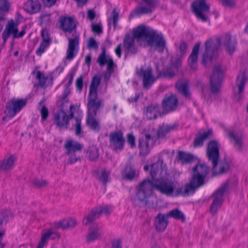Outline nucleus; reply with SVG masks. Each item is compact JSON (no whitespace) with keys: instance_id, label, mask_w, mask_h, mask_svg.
Masks as SVG:
<instances>
[{"instance_id":"41","label":"nucleus","mask_w":248,"mask_h":248,"mask_svg":"<svg viewBox=\"0 0 248 248\" xmlns=\"http://www.w3.org/2000/svg\"><path fill=\"white\" fill-rule=\"evenodd\" d=\"M122 175L124 179L131 181L136 176L135 170L131 166H126L125 170L122 172Z\"/></svg>"},{"instance_id":"55","label":"nucleus","mask_w":248,"mask_h":248,"mask_svg":"<svg viewBox=\"0 0 248 248\" xmlns=\"http://www.w3.org/2000/svg\"><path fill=\"white\" fill-rule=\"evenodd\" d=\"M40 113L41 119L43 121H45L48 116V110L45 106H43L40 109Z\"/></svg>"},{"instance_id":"21","label":"nucleus","mask_w":248,"mask_h":248,"mask_svg":"<svg viewBox=\"0 0 248 248\" xmlns=\"http://www.w3.org/2000/svg\"><path fill=\"white\" fill-rule=\"evenodd\" d=\"M201 43H197L192 48V52L188 58L187 63L191 69L196 70L198 68V53Z\"/></svg>"},{"instance_id":"30","label":"nucleus","mask_w":248,"mask_h":248,"mask_svg":"<svg viewBox=\"0 0 248 248\" xmlns=\"http://www.w3.org/2000/svg\"><path fill=\"white\" fill-rule=\"evenodd\" d=\"M63 147L66 150V153L71 154L80 151L82 146L77 141L69 140L65 142Z\"/></svg>"},{"instance_id":"24","label":"nucleus","mask_w":248,"mask_h":248,"mask_svg":"<svg viewBox=\"0 0 248 248\" xmlns=\"http://www.w3.org/2000/svg\"><path fill=\"white\" fill-rule=\"evenodd\" d=\"M177 105L178 99L173 94L166 96L162 101L163 108L167 112L175 110Z\"/></svg>"},{"instance_id":"56","label":"nucleus","mask_w":248,"mask_h":248,"mask_svg":"<svg viewBox=\"0 0 248 248\" xmlns=\"http://www.w3.org/2000/svg\"><path fill=\"white\" fill-rule=\"evenodd\" d=\"M148 7L151 8L152 10L155 9L157 4V0H141Z\"/></svg>"},{"instance_id":"3","label":"nucleus","mask_w":248,"mask_h":248,"mask_svg":"<svg viewBox=\"0 0 248 248\" xmlns=\"http://www.w3.org/2000/svg\"><path fill=\"white\" fill-rule=\"evenodd\" d=\"M28 99L13 98L6 104V109L4 111L5 116L2 117V120L8 121L14 117L27 104Z\"/></svg>"},{"instance_id":"8","label":"nucleus","mask_w":248,"mask_h":248,"mask_svg":"<svg viewBox=\"0 0 248 248\" xmlns=\"http://www.w3.org/2000/svg\"><path fill=\"white\" fill-rule=\"evenodd\" d=\"M137 74L142 80L143 88L147 90L151 87L157 79L153 75L151 67L144 68L141 67L137 69Z\"/></svg>"},{"instance_id":"39","label":"nucleus","mask_w":248,"mask_h":248,"mask_svg":"<svg viewBox=\"0 0 248 248\" xmlns=\"http://www.w3.org/2000/svg\"><path fill=\"white\" fill-rule=\"evenodd\" d=\"M176 87L179 93L183 95L186 98H190V93L187 88V83L186 81H180L176 84Z\"/></svg>"},{"instance_id":"5","label":"nucleus","mask_w":248,"mask_h":248,"mask_svg":"<svg viewBox=\"0 0 248 248\" xmlns=\"http://www.w3.org/2000/svg\"><path fill=\"white\" fill-rule=\"evenodd\" d=\"M192 170L191 184L199 188L204 184L205 178L209 171L208 168L204 164L199 163L193 168Z\"/></svg>"},{"instance_id":"61","label":"nucleus","mask_w":248,"mask_h":248,"mask_svg":"<svg viewBox=\"0 0 248 248\" xmlns=\"http://www.w3.org/2000/svg\"><path fill=\"white\" fill-rule=\"evenodd\" d=\"M127 142L130 145L131 148H134L136 146L135 138L134 135L132 134H128L127 135Z\"/></svg>"},{"instance_id":"9","label":"nucleus","mask_w":248,"mask_h":248,"mask_svg":"<svg viewBox=\"0 0 248 248\" xmlns=\"http://www.w3.org/2000/svg\"><path fill=\"white\" fill-rule=\"evenodd\" d=\"M248 81L247 75L244 72L240 73L237 77L235 85L233 87V98L239 101L242 98L244 88Z\"/></svg>"},{"instance_id":"60","label":"nucleus","mask_w":248,"mask_h":248,"mask_svg":"<svg viewBox=\"0 0 248 248\" xmlns=\"http://www.w3.org/2000/svg\"><path fill=\"white\" fill-rule=\"evenodd\" d=\"M221 4L225 7H233L235 5V1L234 0H220Z\"/></svg>"},{"instance_id":"37","label":"nucleus","mask_w":248,"mask_h":248,"mask_svg":"<svg viewBox=\"0 0 248 248\" xmlns=\"http://www.w3.org/2000/svg\"><path fill=\"white\" fill-rule=\"evenodd\" d=\"M159 108L157 106L151 105L147 107L144 110V114L148 120L155 119L159 112Z\"/></svg>"},{"instance_id":"17","label":"nucleus","mask_w":248,"mask_h":248,"mask_svg":"<svg viewBox=\"0 0 248 248\" xmlns=\"http://www.w3.org/2000/svg\"><path fill=\"white\" fill-rule=\"evenodd\" d=\"M54 124L60 129L67 128L69 125V115L63 110H60L53 115Z\"/></svg>"},{"instance_id":"25","label":"nucleus","mask_w":248,"mask_h":248,"mask_svg":"<svg viewBox=\"0 0 248 248\" xmlns=\"http://www.w3.org/2000/svg\"><path fill=\"white\" fill-rule=\"evenodd\" d=\"M218 44L224 46L226 51L230 53H232L235 50L236 45V41L235 38H232L230 34H225L217 41Z\"/></svg>"},{"instance_id":"34","label":"nucleus","mask_w":248,"mask_h":248,"mask_svg":"<svg viewBox=\"0 0 248 248\" xmlns=\"http://www.w3.org/2000/svg\"><path fill=\"white\" fill-rule=\"evenodd\" d=\"M102 234V232L100 228L95 227L94 228H90L86 237V240L88 242H93L100 238Z\"/></svg>"},{"instance_id":"7","label":"nucleus","mask_w":248,"mask_h":248,"mask_svg":"<svg viewBox=\"0 0 248 248\" xmlns=\"http://www.w3.org/2000/svg\"><path fill=\"white\" fill-rule=\"evenodd\" d=\"M217 49L216 45L213 44V40L209 39L205 42V50L202 54V63L205 66H210L213 59L216 57Z\"/></svg>"},{"instance_id":"16","label":"nucleus","mask_w":248,"mask_h":248,"mask_svg":"<svg viewBox=\"0 0 248 248\" xmlns=\"http://www.w3.org/2000/svg\"><path fill=\"white\" fill-rule=\"evenodd\" d=\"M154 31L149 27L140 26L133 30L132 34L138 41L146 40L148 42Z\"/></svg>"},{"instance_id":"6","label":"nucleus","mask_w":248,"mask_h":248,"mask_svg":"<svg viewBox=\"0 0 248 248\" xmlns=\"http://www.w3.org/2000/svg\"><path fill=\"white\" fill-rule=\"evenodd\" d=\"M109 148L116 153L120 152L124 148L125 139L121 131H113L109 135Z\"/></svg>"},{"instance_id":"28","label":"nucleus","mask_w":248,"mask_h":248,"mask_svg":"<svg viewBox=\"0 0 248 248\" xmlns=\"http://www.w3.org/2000/svg\"><path fill=\"white\" fill-rule=\"evenodd\" d=\"M167 214L158 213L155 219V225L157 231H163L166 228L168 223Z\"/></svg>"},{"instance_id":"15","label":"nucleus","mask_w":248,"mask_h":248,"mask_svg":"<svg viewBox=\"0 0 248 248\" xmlns=\"http://www.w3.org/2000/svg\"><path fill=\"white\" fill-rule=\"evenodd\" d=\"M111 207L109 205H105L100 207L99 209H93L91 212L85 216L83 219V224L88 225L99 217L101 214H108L111 212Z\"/></svg>"},{"instance_id":"26","label":"nucleus","mask_w":248,"mask_h":248,"mask_svg":"<svg viewBox=\"0 0 248 248\" xmlns=\"http://www.w3.org/2000/svg\"><path fill=\"white\" fill-rule=\"evenodd\" d=\"M41 8V4L38 0H27L23 6L24 10L30 15L37 14Z\"/></svg>"},{"instance_id":"54","label":"nucleus","mask_w":248,"mask_h":248,"mask_svg":"<svg viewBox=\"0 0 248 248\" xmlns=\"http://www.w3.org/2000/svg\"><path fill=\"white\" fill-rule=\"evenodd\" d=\"M9 7L10 4L7 0H0V11L7 12Z\"/></svg>"},{"instance_id":"19","label":"nucleus","mask_w":248,"mask_h":248,"mask_svg":"<svg viewBox=\"0 0 248 248\" xmlns=\"http://www.w3.org/2000/svg\"><path fill=\"white\" fill-rule=\"evenodd\" d=\"M180 64L181 62L180 61L176 60L174 62L171 59L166 69H164L162 71L158 72V77H173L175 73L178 71V67Z\"/></svg>"},{"instance_id":"50","label":"nucleus","mask_w":248,"mask_h":248,"mask_svg":"<svg viewBox=\"0 0 248 248\" xmlns=\"http://www.w3.org/2000/svg\"><path fill=\"white\" fill-rule=\"evenodd\" d=\"M68 156V163L73 164L77 161H80V158L79 156L77 155L76 153H66Z\"/></svg>"},{"instance_id":"38","label":"nucleus","mask_w":248,"mask_h":248,"mask_svg":"<svg viewBox=\"0 0 248 248\" xmlns=\"http://www.w3.org/2000/svg\"><path fill=\"white\" fill-rule=\"evenodd\" d=\"M16 158L11 155L9 158L4 159L0 163V168L3 170H11L14 166V163Z\"/></svg>"},{"instance_id":"4","label":"nucleus","mask_w":248,"mask_h":248,"mask_svg":"<svg viewBox=\"0 0 248 248\" xmlns=\"http://www.w3.org/2000/svg\"><path fill=\"white\" fill-rule=\"evenodd\" d=\"M229 188L228 181L222 184L213 194V200L210 206V212L215 214L221 207L223 200L224 194L227 192Z\"/></svg>"},{"instance_id":"13","label":"nucleus","mask_w":248,"mask_h":248,"mask_svg":"<svg viewBox=\"0 0 248 248\" xmlns=\"http://www.w3.org/2000/svg\"><path fill=\"white\" fill-rule=\"evenodd\" d=\"M148 44L158 52L162 53L166 46V40L161 33L154 31L148 41Z\"/></svg>"},{"instance_id":"44","label":"nucleus","mask_w":248,"mask_h":248,"mask_svg":"<svg viewBox=\"0 0 248 248\" xmlns=\"http://www.w3.org/2000/svg\"><path fill=\"white\" fill-rule=\"evenodd\" d=\"M178 158L182 164H187L193 160V156L190 154L182 151H179L178 153Z\"/></svg>"},{"instance_id":"20","label":"nucleus","mask_w":248,"mask_h":248,"mask_svg":"<svg viewBox=\"0 0 248 248\" xmlns=\"http://www.w3.org/2000/svg\"><path fill=\"white\" fill-rule=\"evenodd\" d=\"M153 140V138L149 134H145L139 139L138 147L140 149V155L145 156L150 153L149 143Z\"/></svg>"},{"instance_id":"51","label":"nucleus","mask_w":248,"mask_h":248,"mask_svg":"<svg viewBox=\"0 0 248 248\" xmlns=\"http://www.w3.org/2000/svg\"><path fill=\"white\" fill-rule=\"evenodd\" d=\"M36 78L39 81L38 85L39 86L43 87L45 85L46 82V78L41 72L38 71L37 72Z\"/></svg>"},{"instance_id":"48","label":"nucleus","mask_w":248,"mask_h":248,"mask_svg":"<svg viewBox=\"0 0 248 248\" xmlns=\"http://www.w3.org/2000/svg\"><path fill=\"white\" fill-rule=\"evenodd\" d=\"M5 29H7L8 31L10 32L11 34L13 35L14 37L16 34V33L18 32V29L16 27L15 23L13 20H11L8 22V23L6 26Z\"/></svg>"},{"instance_id":"45","label":"nucleus","mask_w":248,"mask_h":248,"mask_svg":"<svg viewBox=\"0 0 248 248\" xmlns=\"http://www.w3.org/2000/svg\"><path fill=\"white\" fill-rule=\"evenodd\" d=\"M168 217H173L176 219H181L183 221L186 220L185 215L178 209H173L167 214Z\"/></svg>"},{"instance_id":"52","label":"nucleus","mask_w":248,"mask_h":248,"mask_svg":"<svg viewBox=\"0 0 248 248\" xmlns=\"http://www.w3.org/2000/svg\"><path fill=\"white\" fill-rule=\"evenodd\" d=\"M108 60L106 57V52L105 49L102 51L101 54L98 56L97 62L100 66H103L108 62Z\"/></svg>"},{"instance_id":"11","label":"nucleus","mask_w":248,"mask_h":248,"mask_svg":"<svg viewBox=\"0 0 248 248\" xmlns=\"http://www.w3.org/2000/svg\"><path fill=\"white\" fill-rule=\"evenodd\" d=\"M206 154L208 160L213 165V171L215 172L216 167L218 164L219 157V147L217 141L211 140L209 142L206 150Z\"/></svg>"},{"instance_id":"35","label":"nucleus","mask_w":248,"mask_h":248,"mask_svg":"<svg viewBox=\"0 0 248 248\" xmlns=\"http://www.w3.org/2000/svg\"><path fill=\"white\" fill-rule=\"evenodd\" d=\"M134 39L133 36L127 35L125 36L123 41L124 46L126 50L133 54L137 52V49L134 46Z\"/></svg>"},{"instance_id":"58","label":"nucleus","mask_w":248,"mask_h":248,"mask_svg":"<svg viewBox=\"0 0 248 248\" xmlns=\"http://www.w3.org/2000/svg\"><path fill=\"white\" fill-rule=\"evenodd\" d=\"M47 183L45 180L36 179L33 181V185L37 187H43L46 186Z\"/></svg>"},{"instance_id":"29","label":"nucleus","mask_w":248,"mask_h":248,"mask_svg":"<svg viewBox=\"0 0 248 248\" xmlns=\"http://www.w3.org/2000/svg\"><path fill=\"white\" fill-rule=\"evenodd\" d=\"M41 35L43 39L42 41L41 42L39 47L36 50V54L39 56H41L45 52L50 43V40L46 31H42Z\"/></svg>"},{"instance_id":"10","label":"nucleus","mask_w":248,"mask_h":248,"mask_svg":"<svg viewBox=\"0 0 248 248\" xmlns=\"http://www.w3.org/2000/svg\"><path fill=\"white\" fill-rule=\"evenodd\" d=\"M222 80L223 71L221 66H215L210 77V87L213 93H217L219 91Z\"/></svg>"},{"instance_id":"53","label":"nucleus","mask_w":248,"mask_h":248,"mask_svg":"<svg viewBox=\"0 0 248 248\" xmlns=\"http://www.w3.org/2000/svg\"><path fill=\"white\" fill-rule=\"evenodd\" d=\"M169 133L168 128L165 124H163L158 130V137L159 138L164 137L167 133Z\"/></svg>"},{"instance_id":"23","label":"nucleus","mask_w":248,"mask_h":248,"mask_svg":"<svg viewBox=\"0 0 248 248\" xmlns=\"http://www.w3.org/2000/svg\"><path fill=\"white\" fill-rule=\"evenodd\" d=\"M197 188H198V187L191 184L190 181L188 184L182 186L177 189L174 188L172 197H177L179 195L183 197L188 196L190 194H193L195 190Z\"/></svg>"},{"instance_id":"59","label":"nucleus","mask_w":248,"mask_h":248,"mask_svg":"<svg viewBox=\"0 0 248 248\" xmlns=\"http://www.w3.org/2000/svg\"><path fill=\"white\" fill-rule=\"evenodd\" d=\"M107 63V71L109 73H113L114 72V68L113 66L114 65V63L113 60L111 58H109L108 60Z\"/></svg>"},{"instance_id":"49","label":"nucleus","mask_w":248,"mask_h":248,"mask_svg":"<svg viewBox=\"0 0 248 248\" xmlns=\"http://www.w3.org/2000/svg\"><path fill=\"white\" fill-rule=\"evenodd\" d=\"M153 10L149 7L141 6L136 9L135 10V13L137 15H140L143 14H147L151 13Z\"/></svg>"},{"instance_id":"18","label":"nucleus","mask_w":248,"mask_h":248,"mask_svg":"<svg viewBox=\"0 0 248 248\" xmlns=\"http://www.w3.org/2000/svg\"><path fill=\"white\" fill-rule=\"evenodd\" d=\"M104 107L103 101L97 99V95H89L88 97V112H92L93 115H97V111Z\"/></svg>"},{"instance_id":"42","label":"nucleus","mask_w":248,"mask_h":248,"mask_svg":"<svg viewBox=\"0 0 248 248\" xmlns=\"http://www.w3.org/2000/svg\"><path fill=\"white\" fill-rule=\"evenodd\" d=\"M212 130H209L207 131L203 132L200 136L197 137L194 141V146L198 147L203 145V141L212 134Z\"/></svg>"},{"instance_id":"12","label":"nucleus","mask_w":248,"mask_h":248,"mask_svg":"<svg viewBox=\"0 0 248 248\" xmlns=\"http://www.w3.org/2000/svg\"><path fill=\"white\" fill-rule=\"evenodd\" d=\"M192 12L202 22H206L207 18L203 15V13L209 11L210 5L207 4L205 0H195L192 4Z\"/></svg>"},{"instance_id":"43","label":"nucleus","mask_w":248,"mask_h":248,"mask_svg":"<svg viewBox=\"0 0 248 248\" xmlns=\"http://www.w3.org/2000/svg\"><path fill=\"white\" fill-rule=\"evenodd\" d=\"M110 171L107 170L106 169H103L98 173L97 179L99 182L104 185L109 181Z\"/></svg>"},{"instance_id":"33","label":"nucleus","mask_w":248,"mask_h":248,"mask_svg":"<svg viewBox=\"0 0 248 248\" xmlns=\"http://www.w3.org/2000/svg\"><path fill=\"white\" fill-rule=\"evenodd\" d=\"M76 225V221L74 219L68 218L55 222L54 226L56 229L62 228L66 229L74 227Z\"/></svg>"},{"instance_id":"32","label":"nucleus","mask_w":248,"mask_h":248,"mask_svg":"<svg viewBox=\"0 0 248 248\" xmlns=\"http://www.w3.org/2000/svg\"><path fill=\"white\" fill-rule=\"evenodd\" d=\"M95 116L93 115L92 112H87L86 124L93 130L99 131L100 129V124L94 118Z\"/></svg>"},{"instance_id":"47","label":"nucleus","mask_w":248,"mask_h":248,"mask_svg":"<svg viewBox=\"0 0 248 248\" xmlns=\"http://www.w3.org/2000/svg\"><path fill=\"white\" fill-rule=\"evenodd\" d=\"M219 170L218 171L217 170V167L215 169V172L213 171L215 175L224 173L227 172L229 169V165L226 162H221L219 164Z\"/></svg>"},{"instance_id":"57","label":"nucleus","mask_w":248,"mask_h":248,"mask_svg":"<svg viewBox=\"0 0 248 248\" xmlns=\"http://www.w3.org/2000/svg\"><path fill=\"white\" fill-rule=\"evenodd\" d=\"M87 47L89 49H96L98 48V44L95 39L93 38H90L89 40Z\"/></svg>"},{"instance_id":"40","label":"nucleus","mask_w":248,"mask_h":248,"mask_svg":"<svg viewBox=\"0 0 248 248\" xmlns=\"http://www.w3.org/2000/svg\"><path fill=\"white\" fill-rule=\"evenodd\" d=\"M100 77L94 76L93 77L91 84L90 86L89 95H97V90L100 83Z\"/></svg>"},{"instance_id":"46","label":"nucleus","mask_w":248,"mask_h":248,"mask_svg":"<svg viewBox=\"0 0 248 248\" xmlns=\"http://www.w3.org/2000/svg\"><path fill=\"white\" fill-rule=\"evenodd\" d=\"M118 21L119 14L115 9H114L111 13L110 18L108 20V24L109 26H110L111 23L112 22L114 28H115Z\"/></svg>"},{"instance_id":"1","label":"nucleus","mask_w":248,"mask_h":248,"mask_svg":"<svg viewBox=\"0 0 248 248\" xmlns=\"http://www.w3.org/2000/svg\"><path fill=\"white\" fill-rule=\"evenodd\" d=\"M150 175L152 179L155 181L156 190L167 196H173L175 185L172 181L165 179L168 176L167 167L161 158H159L156 162L153 164Z\"/></svg>"},{"instance_id":"14","label":"nucleus","mask_w":248,"mask_h":248,"mask_svg":"<svg viewBox=\"0 0 248 248\" xmlns=\"http://www.w3.org/2000/svg\"><path fill=\"white\" fill-rule=\"evenodd\" d=\"M74 36V38H71L66 35L68 40V48L66 50V59L72 61L77 55L79 50V37L77 34Z\"/></svg>"},{"instance_id":"36","label":"nucleus","mask_w":248,"mask_h":248,"mask_svg":"<svg viewBox=\"0 0 248 248\" xmlns=\"http://www.w3.org/2000/svg\"><path fill=\"white\" fill-rule=\"evenodd\" d=\"M99 155V149L95 146L92 145L87 149L86 157L91 161H96Z\"/></svg>"},{"instance_id":"64","label":"nucleus","mask_w":248,"mask_h":248,"mask_svg":"<svg viewBox=\"0 0 248 248\" xmlns=\"http://www.w3.org/2000/svg\"><path fill=\"white\" fill-rule=\"evenodd\" d=\"M92 29L93 31L96 33L100 34L102 32V28L99 25L93 24Z\"/></svg>"},{"instance_id":"2","label":"nucleus","mask_w":248,"mask_h":248,"mask_svg":"<svg viewBox=\"0 0 248 248\" xmlns=\"http://www.w3.org/2000/svg\"><path fill=\"white\" fill-rule=\"evenodd\" d=\"M154 188H155V181L151 180L149 178L145 179L137 186L136 196H132L131 200L135 203L137 201L146 202V200L152 195Z\"/></svg>"},{"instance_id":"27","label":"nucleus","mask_w":248,"mask_h":248,"mask_svg":"<svg viewBox=\"0 0 248 248\" xmlns=\"http://www.w3.org/2000/svg\"><path fill=\"white\" fill-rule=\"evenodd\" d=\"M227 136L231 141H233L234 147L237 151H241L243 145V135L240 133H234L232 131H229L227 132Z\"/></svg>"},{"instance_id":"31","label":"nucleus","mask_w":248,"mask_h":248,"mask_svg":"<svg viewBox=\"0 0 248 248\" xmlns=\"http://www.w3.org/2000/svg\"><path fill=\"white\" fill-rule=\"evenodd\" d=\"M60 237V235L58 232L53 231L51 230H49L42 235L41 241L39 242L37 248H43L47 239L50 238L51 239H57Z\"/></svg>"},{"instance_id":"63","label":"nucleus","mask_w":248,"mask_h":248,"mask_svg":"<svg viewBox=\"0 0 248 248\" xmlns=\"http://www.w3.org/2000/svg\"><path fill=\"white\" fill-rule=\"evenodd\" d=\"M76 84L77 88L78 90H81L83 87V79L81 76L77 79Z\"/></svg>"},{"instance_id":"22","label":"nucleus","mask_w":248,"mask_h":248,"mask_svg":"<svg viewBox=\"0 0 248 248\" xmlns=\"http://www.w3.org/2000/svg\"><path fill=\"white\" fill-rule=\"evenodd\" d=\"M60 29L65 32H72L76 29L77 25L71 17H62L60 19Z\"/></svg>"},{"instance_id":"62","label":"nucleus","mask_w":248,"mask_h":248,"mask_svg":"<svg viewBox=\"0 0 248 248\" xmlns=\"http://www.w3.org/2000/svg\"><path fill=\"white\" fill-rule=\"evenodd\" d=\"M76 123L75 124L76 134L77 135H78L81 133V119L76 118Z\"/></svg>"}]
</instances>
